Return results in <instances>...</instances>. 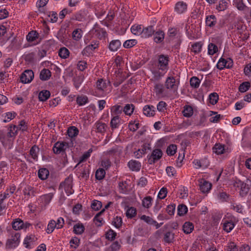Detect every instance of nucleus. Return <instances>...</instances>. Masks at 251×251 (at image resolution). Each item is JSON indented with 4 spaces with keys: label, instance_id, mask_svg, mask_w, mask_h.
<instances>
[{
    "label": "nucleus",
    "instance_id": "obj_1",
    "mask_svg": "<svg viewBox=\"0 0 251 251\" xmlns=\"http://www.w3.org/2000/svg\"><path fill=\"white\" fill-rule=\"evenodd\" d=\"M11 238L7 240L6 247L8 249H12L17 247L20 241L21 235L19 232H13Z\"/></svg>",
    "mask_w": 251,
    "mask_h": 251
},
{
    "label": "nucleus",
    "instance_id": "obj_2",
    "mask_svg": "<svg viewBox=\"0 0 251 251\" xmlns=\"http://www.w3.org/2000/svg\"><path fill=\"white\" fill-rule=\"evenodd\" d=\"M179 83V80H176L174 76H170L165 81V86L167 89L176 91L178 89Z\"/></svg>",
    "mask_w": 251,
    "mask_h": 251
},
{
    "label": "nucleus",
    "instance_id": "obj_3",
    "mask_svg": "<svg viewBox=\"0 0 251 251\" xmlns=\"http://www.w3.org/2000/svg\"><path fill=\"white\" fill-rule=\"evenodd\" d=\"M162 151L161 149H157L153 150L151 155L148 158V163L150 164L155 163L162 156Z\"/></svg>",
    "mask_w": 251,
    "mask_h": 251
},
{
    "label": "nucleus",
    "instance_id": "obj_4",
    "mask_svg": "<svg viewBox=\"0 0 251 251\" xmlns=\"http://www.w3.org/2000/svg\"><path fill=\"white\" fill-rule=\"evenodd\" d=\"M168 57L164 55H161L158 58V68L162 71L166 72L168 69Z\"/></svg>",
    "mask_w": 251,
    "mask_h": 251
},
{
    "label": "nucleus",
    "instance_id": "obj_5",
    "mask_svg": "<svg viewBox=\"0 0 251 251\" xmlns=\"http://www.w3.org/2000/svg\"><path fill=\"white\" fill-rule=\"evenodd\" d=\"M33 77V72L31 70H27L21 75L20 79L22 83H27L30 82Z\"/></svg>",
    "mask_w": 251,
    "mask_h": 251
},
{
    "label": "nucleus",
    "instance_id": "obj_6",
    "mask_svg": "<svg viewBox=\"0 0 251 251\" xmlns=\"http://www.w3.org/2000/svg\"><path fill=\"white\" fill-rule=\"evenodd\" d=\"M68 143L66 142H56L53 147V151L56 154H59L62 152L65 151L66 149L68 148Z\"/></svg>",
    "mask_w": 251,
    "mask_h": 251
},
{
    "label": "nucleus",
    "instance_id": "obj_7",
    "mask_svg": "<svg viewBox=\"0 0 251 251\" xmlns=\"http://www.w3.org/2000/svg\"><path fill=\"white\" fill-rule=\"evenodd\" d=\"M235 187H237L240 188V195L244 197L246 196L250 189V188L249 187V185L247 184L246 183H245L244 182L238 180L237 181H236V183L234 185Z\"/></svg>",
    "mask_w": 251,
    "mask_h": 251
},
{
    "label": "nucleus",
    "instance_id": "obj_8",
    "mask_svg": "<svg viewBox=\"0 0 251 251\" xmlns=\"http://www.w3.org/2000/svg\"><path fill=\"white\" fill-rule=\"evenodd\" d=\"M37 238L34 235H29L26 236L24 241V245L26 248L31 249L33 246L34 243Z\"/></svg>",
    "mask_w": 251,
    "mask_h": 251
},
{
    "label": "nucleus",
    "instance_id": "obj_9",
    "mask_svg": "<svg viewBox=\"0 0 251 251\" xmlns=\"http://www.w3.org/2000/svg\"><path fill=\"white\" fill-rule=\"evenodd\" d=\"M187 9V4L183 1L177 2L175 6V11L178 14L185 12Z\"/></svg>",
    "mask_w": 251,
    "mask_h": 251
},
{
    "label": "nucleus",
    "instance_id": "obj_10",
    "mask_svg": "<svg viewBox=\"0 0 251 251\" xmlns=\"http://www.w3.org/2000/svg\"><path fill=\"white\" fill-rule=\"evenodd\" d=\"M217 24V19L215 15H211L207 16L205 19L206 25L210 27H214Z\"/></svg>",
    "mask_w": 251,
    "mask_h": 251
},
{
    "label": "nucleus",
    "instance_id": "obj_11",
    "mask_svg": "<svg viewBox=\"0 0 251 251\" xmlns=\"http://www.w3.org/2000/svg\"><path fill=\"white\" fill-rule=\"evenodd\" d=\"M143 112L147 116H153L155 115V107L153 105H146L143 108Z\"/></svg>",
    "mask_w": 251,
    "mask_h": 251
},
{
    "label": "nucleus",
    "instance_id": "obj_12",
    "mask_svg": "<svg viewBox=\"0 0 251 251\" xmlns=\"http://www.w3.org/2000/svg\"><path fill=\"white\" fill-rule=\"evenodd\" d=\"M200 190L203 193H207L209 191V190L211 189L212 187V184L210 182L202 180L201 181V184H200Z\"/></svg>",
    "mask_w": 251,
    "mask_h": 251
},
{
    "label": "nucleus",
    "instance_id": "obj_13",
    "mask_svg": "<svg viewBox=\"0 0 251 251\" xmlns=\"http://www.w3.org/2000/svg\"><path fill=\"white\" fill-rule=\"evenodd\" d=\"M129 169L132 171H139L141 167V163L136 160H130L128 163Z\"/></svg>",
    "mask_w": 251,
    "mask_h": 251
},
{
    "label": "nucleus",
    "instance_id": "obj_14",
    "mask_svg": "<svg viewBox=\"0 0 251 251\" xmlns=\"http://www.w3.org/2000/svg\"><path fill=\"white\" fill-rule=\"evenodd\" d=\"M163 241L167 244L173 243L175 241V233L171 231L166 232L164 235Z\"/></svg>",
    "mask_w": 251,
    "mask_h": 251
},
{
    "label": "nucleus",
    "instance_id": "obj_15",
    "mask_svg": "<svg viewBox=\"0 0 251 251\" xmlns=\"http://www.w3.org/2000/svg\"><path fill=\"white\" fill-rule=\"evenodd\" d=\"M106 127L107 126L105 124L97 122L95 124L93 128L96 129L98 132L103 133L106 131Z\"/></svg>",
    "mask_w": 251,
    "mask_h": 251
},
{
    "label": "nucleus",
    "instance_id": "obj_16",
    "mask_svg": "<svg viewBox=\"0 0 251 251\" xmlns=\"http://www.w3.org/2000/svg\"><path fill=\"white\" fill-rule=\"evenodd\" d=\"M121 43L119 40H113L109 44V49L112 51H117L121 47Z\"/></svg>",
    "mask_w": 251,
    "mask_h": 251
},
{
    "label": "nucleus",
    "instance_id": "obj_17",
    "mask_svg": "<svg viewBox=\"0 0 251 251\" xmlns=\"http://www.w3.org/2000/svg\"><path fill=\"white\" fill-rule=\"evenodd\" d=\"M109 85L110 82L109 81H106L103 79H99L97 82V87L98 89L101 91H104Z\"/></svg>",
    "mask_w": 251,
    "mask_h": 251
},
{
    "label": "nucleus",
    "instance_id": "obj_18",
    "mask_svg": "<svg viewBox=\"0 0 251 251\" xmlns=\"http://www.w3.org/2000/svg\"><path fill=\"white\" fill-rule=\"evenodd\" d=\"M154 32V29L153 26H149L143 28L142 37L144 38H148L151 36Z\"/></svg>",
    "mask_w": 251,
    "mask_h": 251
},
{
    "label": "nucleus",
    "instance_id": "obj_19",
    "mask_svg": "<svg viewBox=\"0 0 251 251\" xmlns=\"http://www.w3.org/2000/svg\"><path fill=\"white\" fill-rule=\"evenodd\" d=\"M182 229L185 234H190L194 230V225L191 222H186L183 225Z\"/></svg>",
    "mask_w": 251,
    "mask_h": 251
},
{
    "label": "nucleus",
    "instance_id": "obj_20",
    "mask_svg": "<svg viewBox=\"0 0 251 251\" xmlns=\"http://www.w3.org/2000/svg\"><path fill=\"white\" fill-rule=\"evenodd\" d=\"M51 76L50 71L47 69H43L40 74V78L43 81L48 80Z\"/></svg>",
    "mask_w": 251,
    "mask_h": 251
},
{
    "label": "nucleus",
    "instance_id": "obj_21",
    "mask_svg": "<svg viewBox=\"0 0 251 251\" xmlns=\"http://www.w3.org/2000/svg\"><path fill=\"white\" fill-rule=\"evenodd\" d=\"M164 36L165 33L163 31H157L154 34V41L156 43H161L164 39Z\"/></svg>",
    "mask_w": 251,
    "mask_h": 251
},
{
    "label": "nucleus",
    "instance_id": "obj_22",
    "mask_svg": "<svg viewBox=\"0 0 251 251\" xmlns=\"http://www.w3.org/2000/svg\"><path fill=\"white\" fill-rule=\"evenodd\" d=\"M85 227L84 225L81 223H77L75 224L73 227V231L75 234L80 235L82 234L84 231Z\"/></svg>",
    "mask_w": 251,
    "mask_h": 251
},
{
    "label": "nucleus",
    "instance_id": "obj_23",
    "mask_svg": "<svg viewBox=\"0 0 251 251\" xmlns=\"http://www.w3.org/2000/svg\"><path fill=\"white\" fill-rule=\"evenodd\" d=\"M23 192L24 194L28 198L30 197L34 196L36 193L34 188L29 185L24 188Z\"/></svg>",
    "mask_w": 251,
    "mask_h": 251
},
{
    "label": "nucleus",
    "instance_id": "obj_24",
    "mask_svg": "<svg viewBox=\"0 0 251 251\" xmlns=\"http://www.w3.org/2000/svg\"><path fill=\"white\" fill-rule=\"evenodd\" d=\"M24 222L20 219H16L12 222V227L14 229L17 230L23 229Z\"/></svg>",
    "mask_w": 251,
    "mask_h": 251
},
{
    "label": "nucleus",
    "instance_id": "obj_25",
    "mask_svg": "<svg viewBox=\"0 0 251 251\" xmlns=\"http://www.w3.org/2000/svg\"><path fill=\"white\" fill-rule=\"evenodd\" d=\"M50 93L49 91L43 90L41 91L38 96V98L40 101H44L47 100L50 97Z\"/></svg>",
    "mask_w": 251,
    "mask_h": 251
},
{
    "label": "nucleus",
    "instance_id": "obj_26",
    "mask_svg": "<svg viewBox=\"0 0 251 251\" xmlns=\"http://www.w3.org/2000/svg\"><path fill=\"white\" fill-rule=\"evenodd\" d=\"M131 32L136 35H142L143 28L141 25H133L131 28Z\"/></svg>",
    "mask_w": 251,
    "mask_h": 251
},
{
    "label": "nucleus",
    "instance_id": "obj_27",
    "mask_svg": "<svg viewBox=\"0 0 251 251\" xmlns=\"http://www.w3.org/2000/svg\"><path fill=\"white\" fill-rule=\"evenodd\" d=\"M49 175V172L46 168H42L39 170L38 175V177L42 180L47 179Z\"/></svg>",
    "mask_w": 251,
    "mask_h": 251
},
{
    "label": "nucleus",
    "instance_id": "obj_28",
    "mask_svg": "<svg viewBox=\"0 0 251 251\" xmlns=\"http://www.w3.org/2000/svg\"><path fill=\"white\" fill-rule=\"evenodd\" d=\"M233 5L239 10H245L247 7L243 3V0H233Z\"/></svg>",
    "mask_w": 251,
    "mask_h": 251
},
{
    "label": "nucleus",
    "instance_id": "obj_29",
    "mask_svg": "<svg viewBox=\"0 0 251 251\" xmlns=\"http://www.w3.org/2000/svg\"><path fill=\"white\" fill-rule=\"evenodd\" d=\"M212 150L213 151L217 154H223L225 151L224 146L219 144H216Z\"/></svg>",
    "mask_w": 251,
    "mask_h": 251
},
{
    "label": "nucleus",
    "instance_id": "obj_30",
    "mask_svg": "<svg viewBox=\"0 0 251 251\" xmlns=\"http://www.w3.org/2000/svg\"><path fill=\"white\" fill-rule=\"evenodd\" d=\"M88 102V97L84 95L78 96L76 98V103L79 106H82Z\"/></svg>",
    "mask_w": 251,
    "mask_h": 251
},
{
    "label": "nucleus",
    "instance_id": "obj_31",
    "mask_svg": "<svg viewBox=\"0 0 251 251\" xmlns=\"http://www.w3.org/2000/svg\"><path fill=\"white\" fill-rule=\"evenodd\" d=\"M154 91L156 95L160 96L163 94L164 88L163 84L157 83L154 86Z\"/></svg>",
    "mask_w": 251,
    "mask_h": 251
},
{
    "label": "nucleus",
    "instance_id": "obj_32",
    "mask_svg": "<svg viewBox=\"0 0 251 251\" xmlns=\"http://www.w3.org/2000/svg\"><path fill=\"white\" fill-rule=\"evenodd\" d=\"M18 130V127L15 125L11 126L9 128V131L7 133V136L8 137H15L17 134Z\"/></svg>",
    "mask_w": 251,
    "mask_h": 251
},
{
    "label": "nucleus",
    "instance_id": "obj_33",
    "mask_svg": "<svg viewBox=\"0 0 251 251\" xmlns=\"http://www.w3.org/2000/svg\"><path fill=\"white\" fill-rule=\"evenodd\" d=\"M70 51L66 48L63 47L60 49L58 52L59 56L63 59L68 58L69 56Z\"/></svg>",
    "mask_w": 251,
    "mask_h": 251
},
{
    "label": "nucleus",
    "instance_id": "obj_34",
    "mask_svg": "<svg viewBox=\"0 0 251 251\" xmlns=\"http://www.w3.org/2000/svg\"><path fill=\"white\" fill-rule=\"evenodd\" d=\"M183 116L186 117H190L193 114V109L191 106L186 105L184 107L183 110Z\"/></svg>",
    "mask_w": 251,
    "mask_h": 251
},
{
    "label": "nucleus",
    "instance_id": "obj_35",
    "mask_svg": "<svg viewBox=\"0 0 251 251\" xmlns=\"http://www.w3.org/2000/svg\"><path fill=\"white\" fill-rule=\"evenodd\" d=\"M38 33L32 30L29 32L26 36V39L28 42H33L38 38Z\"/></svg>",
    "mask_w": 251,
    "mask_h": 251
},
{
    "label": "nucleus",
    "instance_id": "obj_36",
    "mask_svg": "<svg viewBox=\"0 0 251 251\" xmlns=\"http://www.w3.org/2000/svg\"><path fill=\"white\" fill-rule=\"evenodd\" d=\"M134 109V106L133 104H127L125 106L123 111L126 115L130 116L133 113Z\"/></svg>",
    "mask_w": 251,
    "mask_h": 251
},
{
    "label": "nucleus",
    "instance_id": "obj_37",
    "mask_svg": "<svg viewBox=\"0 0 251 251\" xmlns=\"http://www.w3.org/2000/svg\"><path fill=\"white\" fill-rule=\"evenodd\" d=\"M235 225L232 221H226L223 225V229L227 232H229L234 227Z\"/></svg>",
    "mask_w": 251,
    "mask_h": 251
},
{
    "label": "nucleus",
    "instance_id": "obj_38",
    "mask_svg": "<svg viewBox=\"0 0 251 251\" xmlns=\"http://www.w3.org/2000/svg\"><path fill=\"white\" fill-rule=\"evenodd\" d=\"M201 81L196 76H193L190 78V84L192 87L197 88L199 87Z\"/></svg>",
    "mask_w": 251,
    "mask_h": 251
},
{
    "label": "nucleus",
    "instance_id": "obj_39",
    "mask_svg": "<svg viewBox=\"0 0 251 251\" xmlns=\"http://www.w3.org/2000/svg\"><path fill=\"white\" fill-rule=\"evenodd\" d=\"M120 124L119 116L116 115L111 119L110 122V126L112 129L118 128Z\"/></svg>",
    "mask_w": 251,
    "mask_h": 251
},
{
    "label": "nucleus",
    "instance_id": "obj_40",
    "mask_svg": "<svg viewBox=\"0 0 251 251\" xmlns=\"http://www.w3.org/2000/svg\"><path fill=\"white\" fill-rule=\"evenodd\" d=\"M72 183L73 177L70 176L65 179L64 182L60 183V187H72Z\"/></svg>",
    "mask_w": 251,
    "mask_h": 251
},
{
    "label": "nucleus",
    "instance_id": "obj_41",
    "mask_svg": "<svg viewBox=\"0 0 251 251\" xmlns=\"http://www.w3.org/2000/svg\"><path fill=\"white\" fill-rule=\"evenodd\" d=\"M67 133L69 137L73 138L77 135L78 130L75 126H71L68 128Z\"/></svg>",
    "mask_w": 251,
    "mask_h": 251
},
{
    "label": "nucleus",
    "instance_id": "obj_42",
    "mask_svg": "<svg viewBox=\"0 0 251 251\" xmlns=\"http://www.w3.org/2000/svg\"><path fill=\"white\" fill-rule=\"evenodd\" d=\"M123 111V108L121 105H114L111 107V111L112 115L115 116L121 114Z\"/></svg>",
    "mask_w": 251,
    "mask_h": 251
},
{
    "label": "nucleus",
    "instance_id": "obj_43",
    "mask_svg": "<svg viewBox=\"0 0 251 251\" xmlns=\"http://www.w3.org/2000/svg\"><path fill=\"white\" fill-rule=\"evenodd\" d=\"M152 199L150 196H148L144 198L142 201V205L143 207L149 208L151 205Z\"/></svg>",
    "mask_w": 251,
    "mask_h": 251
},
{
    "label": "nucleus",
    "instance_id": "obj_44",
    "mask_svg": "<svg viewBox=\"0 0 251 251\" xmlns=\"http://www.w3.org/2000/svg\"><path fill=\"white\" fill-rule=\"evenodd\" d=\"M53 197V193H49L41 196L40 199L46 204H48Z\"/></svg>",
    "mask_w": 251,
    "mask_h": 251
},
{
    "label": "nucleus",
    "instance_id": "obj_45",
    "mask_svg": "<svg viewBox=\"0 0 251 251\" xmlns=\"http://www.w3.org/2000/svg\"><path fill=\"white\" fill-rule=\"evenodd\" d=\"M83 81V77L82 76H77L74 78L73 81L74 84L75 88L77 89L79 88L80 85Z\"/></svg>",
    "mask_w": 251,
    "mask_h": 251
},
{
    "label": "nucleus",
    "instance_id": "obj_46",
    "mask_svg": "<svg viewBox=\"0 0 251 251\" xmlns=\"http://www.w3.org/2000/svg\"><path fill=\"white\" fill-rule=\"evenodd\" d=\"M227 2L224 0H221L216 6V9L219 11H224L227 8Z\"/></svg>",
    "mask_w": 251,
    "mask_h": 251
},
{
    "label": "nucleus",
    "instance_id": "obj_47",
    "mask_svg": "<svg viewBox=\"0 0 251 251\" xmlns=\"http://www.w3.org/2000/svg\"><path fill=\"white\" fill-rule=\"evenodd\" d=\"M105 175V171L103 169L99 168L96 172L95 176L97 179H102Z\"/></svg>",
    "mask_w": 251,
    "mask_h": 251
},
{
    "label": "nucleus",
    "instance_id": "obj_48",
    "mask_svg": "<svg viewBox=\"0 0 251 251\" xmlns=\"http://www.w3.org/2000/svg\"><path fill=\"white\" fill-rule=\"evenodd\" d=\"M99 45V42L97 41H93L92 42L91 44L88 45L85 48V50L87 51H93L95 49L98 48Z\"/></svg>",
    "mask_w": 251,
    "mask_h": 251
},
{
    "label": "nucleus",
    "instance_id": "obj_49",
    "mask_svg": "<svg viewBox=\"0 0 251 251\" xmlns=\"http://www.w3.org/2000/svg\"><path fill=\"white\" fill-rule=\"evenodd\" d=\"M39 151V148L36 146H33L30 150V154L34 160H37L38 157L37 153Z\"/></svg>",
    "mask_w": 251,
    "mask_h": 251
},
{
    "label": "nucleus",
    "instance_id": "obj_50",
    "mask_svg": "<svg viewBox=\"0 0 251 251\" xmlns=\"http://www.w3.org/2000/svg\"><path fill=\"white\" fill-rule=\"evenodd\" d=\"M112 223L116 228H120L122 225V219L121 217L116 216L113 218Z\"/></svg>",
    "mask_w": 251,
    "mask_h": 251
},
{
    "label": "nucleus",
    "instance_id": "obj_51",
    "mask_svg": "<svg viewBox=\"0 0 251 251\" xmlns=\"http://www.w3.org/2000/svg\"><path fill=\"white\" fill-rule=\"evenodd\" d=\"M188 211L187 206L184 204H180L177 207V214L179 216H183Z\"/></svg>",
    "mask_w": 251,
    "mask_h": 251
},
{
    "label": "nucleus",
    "instance_id": "obj_52",
    "mask_svg": "<svg viewBox=\"0 0 251 251\" xmlns=\"http://www.w3.org/2000/svg\"><path fill=\"white\" fill-rule=\"evenodd\" d=\"M55 228H56L55 221L53 220H51L48 224L46 231L48 234L51 233L54 230Z\"/></svg>",
    "mask_w": 251,
    "mask_h": 251
},
{
    "label": "nucleus",
    "instance_id": "obj_53",
    "mask_svg": "<svg viewBox=\"0 0 251 251\" xmlns=\"http://www.w3.org/2000/svg\"><path fill=\"white\" fill-rule=\"evenodd\" d=\"M166 72L162 71L160 72L159 70H154L152 71V74L153 75V78L156 80H159L165 74Z\"/></svg>",
    "mask_w": 251,
    "mask_h": 251
},
{
    "label": "nucleus",
    "instance_id": "obj_54",
    "mask_svg": "<svg viewBox=\"0 0 251 251\" xmlns=\"http://www.w3.org/2000/svg\"><path fill=\"white\" fill-rule=\"evenodd\" d=\"M251 85L249 82H244L241 84L239 87V91L241 93L247 91L250 87Z\"/></svg>",
    "mask_w": 251,
    "mask_h": 251
},
{
    "label": "nucleus",
    "instance_id": "obj_55",
    "mask_svg": "<svg viewBox=\"0 0 251 251\" xmlns=\"http://www.w3.org/2000/svg\"><path fill=\"white\" fill-rule=\"evenodd\" d=\"M136 214V210L135 208L131 207L127 210L126 212V216L128 218H132L135 216Z\"/></svg>",
    "mask_w": 251,
    "mask_h": 251
},
{
    "label": "nucleus",
    "instance_id": "obj_56",
    "mask_svg": "<svg viewBox=\"0 0 251 251\" xmlns=\"http://www.w3.org/2000/svg\"><path fill=\"white\" fill-rule=\"evenodd\" d=\"M209 99L210 103L214 105L218 102L219 96L216 93H213L210 94Z\"/></svg>",
    "mask_w": 251,
    "mask_h": 251
},
{
    "label": "nucleus",
    "instance_id": "obj_57",
    "mask_svg": "<svg viewBox=\"0 0 251 251\" xmlns=\"http://www.w3.org/2000/svg\"><path fill=\"white\" fill-rule=\"evenodd\" d=\"M177 149L176 146L175 145H171L169 146L167 149L166 152L169 155H173L176 152Z\"/></svg>",
    "mask_w": 251,
    "mask_h": 251
},
{
    "label": "nucleus",
    "instance_id": "obj_58",
    "mask_svg": "<svg viewBox=\"0 0 251 251\" xmlns=\"http://www.w3.org/2000/svg\"><path fill=\"white\" fill-rule=\"evenodd\" d=\"M218 47L213 43H210L208 46V52L210 55H213L218 51Z\"/></svg>",
    "mask_w": 251,
    "mask_h": 251
},
{
    "label": "nucleus",
    "instance_id": "obj_59",
    "mask_svg": "<svg viewBox=\"0 0 251 251\" xmlns=\"http://www.w3.org/2000/svg\"><path fill=\"white\" fill-rule=\"evenodd\" d=\"M92 151L93 150L91 148L89 149L87 151L84 152V154L80 157L78 164L85 161L86 159L90 157Z\"/></svg>",
    "mask_w": 251,
    "mask_h": 251
},
{
    "label": "nucleus",
    "instance_id": "obj_60",
    "mask_svg": "<svg viewBox=\"0 0 251 251\" xmlns=\"http://www.w3.org/2000/svg\"><path fill=\"white\" fill-rule=\"evenodd\" d=\"M136 44L137 41L136 40H128L124 42L123 46L125 48H130L135 46Z\"/></svg>",
    "mask_w": 251,
    "mask_h": 251
},
{
    "label": "nucleus",
    "instance_id": "obj_61",
    "mask_svg": "<svg viewBox=\"0 0 251 251\" xmlns=\"http://www.w3.org/2000/svg\"><path fill=\"white\" fill-rule=\"evenodd\" d=\"M201 44L200 43H196L192 45L191 51L195 53H198L201 51Z\"/></svg>",
    "mask_w": 251,
    "mask_h": 251
},
{
    "label": "nucleus",
    "instance_id": "obj_62",
    "mask_svg": "<svg viewBox=\"0 0 251 251\" xmlns=\"http://www.w3.org/2000/svg\"><path fill=\"white\" fill-rule=\"evenodd\" d=\"M140 219L144 221L147 224L152 225L154 222V220L151 217L146 216V215H143L140 217Z\"/></svg>",
    "mask_w": 251,
    "mask_h": 251
},
{
    "label": "nucleus",
    "instance_id": "obj_63",
    "mask_svg": "<svg viewBox=\"0 0 251 251\" xmlns=\"http://www.w3.org/2000/svg\"><path fill=\"white\" fill-rule=\"evenodd\" d=\"M102 206V203L101 201L94 200L91 204V207L93 209L98 211L99 210Z\"/></svg>",
    "mask_w": 251,
    "mask_h": 251
},
{
    "label": "nucleus",
    "instance_id": "obj_64",
    "mask_svg": "<svg viewBox=\"0 0 251 251\" xmlns=\"http://www.w3.org/2000/svg\"><path fill=\"white\" fill-rule=\"evenodd\" d=\"M117 234L112 229H109L106 233V238L108 240H113L115 238Z\"/></svg>",
    "mask_w": 251,
    "mask_h": 251
}]
</instances>
